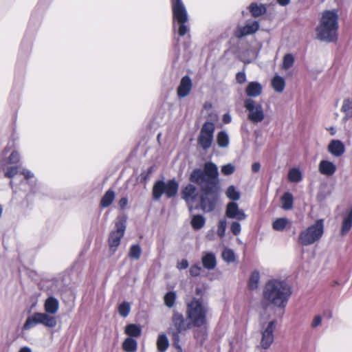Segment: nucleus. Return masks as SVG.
Wrapping results in <instances>:
<instances>
[{
    "instance_id": "nucleus-29",
    "label": "nucleus",
    "mask_w": 352,
    "mask_h": 352,
    "mask_svg": "<svg viewBox=\"0 0 352 352\" xmlns=\"http://www.w3.org/2000/svg\"><path fill=\"white\" fill-rule=\"evenodd\" d=\"M216 140L218 146L221 148L228 147L230 143L228 134L225 131L218 132Z\"/></svg>"
},
{
    "instance_id": "nucleus-19",
    "label": "nucleus",
    "mask_w": 352,
    "mask_h": 352,
    "mask_svg": "<svg viewBox=\"0 0 352 352\" xmlns=\"http://www.w3.org/2000/svg\"><path fill=\"white\" fill-rule=\"evenodd\" d=\"M248 10H249L251 16L254 18L259 17L267 12V6L263 3H258L256 2L251 3L248 7Z\"/></svg>"
},
{
    "instance_id": "nucleus-32",
    "label": "nucleus",
    "mask_w": 352,
    "mask_h": 352,
    "mask_svg": "<svg viewBox=\"0 0 352 352\" xmlns=\"http://www.w3.org/2000/svg\"><path fill=\"white\" fill-rule=\"evenodd\" d=\"M206 223V219L202 214H195L191 219V226L195 230L202 228Z\"/></svg>"
},
{
    "instance_id": "nucleus-23",
    "label": "nucleus",
    "mask_w": 352,
    "mask_h": 352,
    "mask_svg": "<svg viewBox=\"0 0 352 352\" xmlns=\"http://www.w3.org/2000/svg\"><path fill=\"white\" fill-rule=\"evenodd\" d=\"M352 228V206L343 215V220L340 229L341 235L346 234Z\"/></svg>"
},
{
    "instance_id": "nucleus-48",
    "label": "nucleus",
    "mask_w": 352,
    "mask_h": 352,
    "mask_svg": "<svg viewBox=\"0 0 352 352\" xmlns=\"http://www.w3.org/2000/svg\"><path fill=\"white\" fill-rule=\"evenodd\" d=\"M322 316L320 314L315 315L311 322L310 326L312 329H315L321 326L322 323Z\"/></svg>"
},
{
    "instance_id": "nucleus-46",
    "label": "nucleus",
    "mask_w": 352,
    "mask_h": 352,
    "mask_svg": "<svg viewBox=\"0 0 352 352\" xmlns=\"http://www.w3.org/2000/svg\"><path fill=\"white\" fill-rule=\"evenodd\" d=\"M351 118L352 116L344 114V116L341 120L342 124H344V129L348 133H352V123L351 124V122H349L348 125L346 124V122Z\"/></svg>"
},
{
    "instance_id": "nucleus-31",
    "label": "nucleus",
    "mask_w": 352,
    "mask_h": 352,
    "mask_svg": "<svg viewBox=\"0 0 352 352\" xmlns=\"http://www.w3.org/2000/svg\"><path fill=\"white\" fill-rule=\"evenodd\" d=\"M272 86L276 92L281 93L285 87V79L278 75L275 76L272 80Z\"/></svg>"
},
{
    "instance_id": "nucleus-64",
    "label": "nucleus",
    "mask_w": 352,
    "mask_h": 352,
    "mask_svg": "<svg viewBox=\"0 0 352 352\" xmlns=\"http://www.w3.org/2000/svg\"><path fill=\"white\" fill-rule=\"evenodd\" d=\"M2 212H3V208H2L1 205L0 204V217H1V215H2Z\"/></svg>"
},
{
    "instance_id": "nucleus-63",
    "label": "nucleus",
    "mask_w": 352,
    "mask_h": 352,
    "mask_svg": "<svg viewBox=\"0 0 352 352\" xmlns=\"http://www.w3.org/2000/svg\"><path fill=\"white\" fill-rule=\"evenodd\" d=\"M195 292H196V294L197 296H199L201 297L202 296V293H203V291H202V289L201 288H199V287H197L196 289H195Z\"/></svg>"
},
{
    "instance_id": "nucleus-50",
    "label": "nucleus",
    "mask_w": 352,
    "mask_h": 352,
    "mask_svg": "<svg viewBox=\"0 0 352 352\" xmlns=\"http://www.w3.org/2000/svg\"><path fill=\"white\" fill-rule=\"evenodd\" d=\"M235 170V167L232 164H227L221 167V173L224 175H230Z\"/></svg>"
},
{
    "instance_id": "nucleus-38",
    "label": "nucleus",
    "mask_w": 352,
    "mask_h": 352,
    "mask_svg": "<svg viewBox=\"0 0 352 352\" xmlns=\"http://www.w3.org/2000/svg\"><path fill=\"white\" fill-rule=\"evenodd\" d=\"M21 160V155L16 151H13L8 157L5 158L2 160L1 163L3 165L12 164L18 163Z\"/></svg>"
},
{
    "instance_id": "nucleus-7",
    "label": "nucleus",
    "mask_w": 352,
    "mask_h": 352,
    "mask_svg": "<svg viewBox=\"0 0 352 352\" xmlns=\"http://www.w3.org/2000/svg\"><path fill=\"white\" fill-rule=\"evenodd\" d=\"M323 232L324 221L318 219L314 224L300 232L298 241L303 246L312 245L320 240Z\"/></svg>"
},
{
    "instance_id": "nucleus-35",
    "label": "nucleus",
    "mask_w": 352,
    "mask_h": 352,
    "mask_svg": "<svg viewBox=\"0 0 352 352\" xmlns=\"http://www.w3.org/2000/svg\"><path fill=\"white\" fill-rule=\"evenodd\" d=\"M138 342L133 338H127L124 340L122 347L126 352H134L137 349Z\"/></svg>"
},
{
    "instance_id": "nucleus-47",
    "label": "nucleus",
    "mask_w": 352,
    "mask_h": 352,
    "mask_svg": "<svg viewBox=\"0 0 352 352\" xmlns=\"http://www.w3.org/2000/svg\"><path fill=\"white\" fill-rule=\"evenodd\" d=\"M294 63V58L292 54H287L283 57V68L288 69H289Z\"/></svg>"
},
{
    "instance_id": "nucleus-16",
    "label": "nucleus",
    "mask_w": 352,
    "mask_h": 352,
    "mask_svg": "<svg viewBox=\"0 0 352 352\" xmlns=\"http://www.w3.org/2000/svg\"><path fill=\"white\" fill-rule=\"evenodd\" d=\"M192 87V82L190 76L188 75L183 76L177 89L178 98H184L186 97L190 93Z\"/></svg>"
},
{
    "instance_id": "nucleus-5",
    "label": "nucleus",
    "mask_w": 352,
    "mask_h": 352,
    "mask_svg": "<svg viewBox=\"0 0 352 352\" xmlns=\"http://www.w3.org/2000/svg\"><path fill=\"white\" fill-rule=\"evenodd\" d=\"M173 12V27L179 36H184L190 31L188 14L182 0H170Z\"/></svg>"
},
{
    "instance_id": "nucleus-33",
    "label": "nucleus",
    "mask_w": 352,
    "mask_h": 352,
    "mask_svg": "<svg viewBox=\"0 0 352 352\" xmlns=\"http://www.w3.org/2000/svg\"><path fill=\"white\" fill-rule=\"evenodd\" d=\"M282 208L284 210H290L293 208L294 197L291 192H287L281 197Z\"/></svg>"
},
{
    "instance_id": "nucleus-25",
    "label": "nucleus",
    "mask_w": 352,
    "mask_h": 352,
    "mask_svg": "<svg viewBox=\"0 0 352 352\" xmlns=\"http://www.w3.org/2000/svg\"><path fill=\"white\" fill-rule=\"evenodd\" d=\"M21 174L24 176V178L26 180L27 183L30 185V192L32 193H36L37 188L36 179L34 178V173L28 169H23L21 171Z\"/></svg>"
},
{
    "instance_id": "nucleus-30",
    "label": "nucleus",
    "mask_w": 352,
    "mask_h": 352,
    "mask_svg": "<svg viewBox=\"0 0 352 352\" xmlns=\"http://www.w3.org/2000/svg\"><path fill=\"white\" fill-rule=\"evenodd\" d=\"M157 346L159 352H165L169 346V340L164 333L158 336L157 340Z\"/></svg>"
},
{
    "instance_id": "nucleus-10",
    "label": "nucleus",
    "mask_w": 352,
    "mask_h": 352,
    "mask_svg": "<svg viewBox=\"0 0 352 352\" xmlns=\"http://www.w3.org/2000/svg\"><path fill=\"white\" fill-rule=\"evenodd\" d=\"M116 230L110 232L108 243L109 250L112 253H115L120 245L121 239L123 237L126 228V221L125 219H120L115 225Z\"/></svg>"
},
{
    "instance_id": "nucleus-15",
    "label": "nucleus",
    "mask_w": 352,
    "mask_h": 352,
    "mask_svg": "<svg viewBox=\"0 0 352 352\" xmlns=\"http://www.w3.org/2000/svg\"><path fill=\"white\" fill-rule=\"evenodd\" d=\"M226 217L237 221H243L247 218L245 212L239 208L238 204L234 201H230L226 205Z\"/></svg>"
},
{
    "instance_id": "nucleus-21",
    "label": "nucleus",
    "mask_w": 352,
    "mask_h": 352,
    "mask_svg": "<svg viewBox=\"0 0 352 352\" xmlns=\"http://www.w3.org/2000/svg\"><path fill=\"white\" fill-rule=\"evenodd\" d=\"M263 90V87L257 81H252L248 83L245 88V93L248 97L256 98L259 96Z\"/></svg>"
},
{
    "instance_id": "nucleus-18",
    "label": "nucleus",
    "mask_w": 352,
    "mask_h": 352,
    "mask_svg": "<svg viewBox=\"0 0 352 352\" xmlns=\"http://www.w3.org/2000/svg\"><path fill=\"white\" fill-rule=\"evenodd\" d=\"M336 165L333 162L329 160H322L318 164L319 172L322 175L327 177L332 176L336 173Z\"/></svg>"
},
{
    "instance_id": "nucleus-6",
    "label": "nucleus",
    "mask_w": 352,
    "mask_h": 352,
    "mask_svg": "<svg viewBox=\"0 0 352 352\" xmlns=\"http://www.w3.org/2000/svg\"><path fill=\"white\" fill-rule=\"evenodd\" d=\"M192 327L190 321L188 323L186 322L182 314L176 311H173L168 333L171 338L173 345L177 352H183L180 345V334Z\"/></svg>"
},
{
    "instance_id": "nucleus-53",
    "label": "nucleus",
    "mask_w": 352,
    "mask_h": 352,
    "mask_svg": "<svg viewBox=\"0 0 352 352\" xmlns=\"http://www.w3.org/2000/svg\"><path fill=\"white\" fill-rule=\"evenodd\" d=\"M201 270V268L198 264L193 265L190 267L189 273L190 276L196 277L199 276Z\"/></svg>"
},
{
    "instance_id": "nucleus-43",
    "label": "nucleus",
    "mask_w": 352,
    "mask_h": 352,
    "mask_svg": "<svg viewBox=\"0 0 352 352\" xmlns=\"http://www.w3.org/2000/svg\"><path fill=\"white\" fill-rule=\"evenodd\" d=\"M130 311H131V305H130L129 302H128L126 301H124L119 305L118 313L122 317L126 318V316H129Z\"/></svg>"
},
{
    "instance_id": "nucleus-40",
    "label": "nucleus",
    "mask_w": 352,
    "mask_h": 352,
    "mask_svg": "<svg viewBox=\"0 0 352 352\" xmlns=\"http://www.w3.org/2000/svg\"><path fill=\"white\" fill-rule=\"evenodd\" d=\"M226 195L232 201H236L240 199V192L236 190V187L233 185L230 186L226 191Z\"/></svg>"
},
{
    "instance_id": "nucleus-44",
    "label": "nucleus",
    "mask_w": 352,
    "mask_h": 352,
    "mask_svg": "<svg viewBox=\"0 0 352 352\" xmlns=\"http://www.w3.org/2000/svg\"><path fill=\"white\" fill-rule=\"evenodd\" d=\"M222 258L228 263H233L236 259L234 252L232 249H225L222 252Z\"/></svg>"
},
{
    "instance_id": "nucleus-55",
    "label": "nucleus",
    "mask_w": 352,
    "mask_h": 352,
    "mask_svg": "<svg viewBox=\"0 0 352 352\" xmlns=\"http://www.w3.org/2000/svg\"><path fill=\"white\" fill-rule=\"evenodd\" d=\"M236 81L239 84H243L246 81V75L244 72H239L236 75Z\"/></svg>"
},
{
    "instance_id": "nucleus-61",
    "label": "nucleus",
    "mask_w": 352,
    "mask_h": 352,
    "mask_svg": "<svg viewBox=\"0 0 352 352\" xmlns=\"http://www.w3.org/2000/svg\"><path fill=\"white\" fill-rule=\"evenodd\" d=\"M19 352H32V350L28 346H23L19 349Z\"/></svg>"
},
{
    "instance_id": "nucleus-51",
    "label": "nucleus",
    "mask_w": 352,
    "mask_h": 352,
    "mask_svg": "<svg viewBox=\"0 0 352 352\" xmlns=\"http://www.w3.org/2000/svg\"><path fill=\"white\" fill-rule=\"evenodd\" d=\"M19 172V168L16 166L8 167L5 172V176L8 178H13Z\"/></svg>"
},
{
    "instance_id": "nucleus-11",
    "label": "nucleus",
    "mask_w": 352,
    "mask_h": 352,
    "mask_svg": "<svg viewBox=\"0 0 352 352\" xmlns=\"http://www.w3.org/2000/svg\"><path fill=\"white\" fill-rule=\"evenodd\" d=\"M215 126L212 122L207 121L204 123L197 138L198 144L204 150L207 151L212 145Z\"/></svg>"
},
{
    "instance_id": "nucleus-26",
    "label": "nucleus",
    "mask_w": 352,
    "mask_h": 352,
    "mask_svg": "<svg viewBox=\"0 0 352 352\" xmlns=\"http://www.w3.org/2000/svg\"><path fill=\"white\" fill-rule=\"evenodd\" d=\"M125 333L128 335L129 338H137L141 335V327L136 324H129L125 327Z\"/></svg>"
},
{
    "instance_id": "nucleus-27",
    "label": "nucleus",
    "mask_w": 352,
    "mask_h": 352,
    "mask_svg": "<svg viewBox=\"0 0 352 352\" xmlns=\"http://www.w3.org/2000/svg\"><path fill=\"white\" fill-rule=\"evenodd\" d=\"M37 324H39L38 312H35L28 316L22 329L23 330L28 331L36 327Z\"/></svg>"
},
{
    "instance_id": "nucleus-62",
    "label": "nucleus",
    "mask_w": 352,
    "mask_h": 352,
    "mask_svg": "<svg viewBox=\"0 0 352 352\" xmlns=\"http://www.w3.org/2000/svg\"><path fill=\"white\" fill-rule=\"evenodd\" d=\"M331 135H334L336 133V129L333 126H330L327 129Z\"/></svg>"
},
{
    "instance_id": "nucleus-12",
    "label": "nucleus",
    "mask_w": 352,
    "mask_h": 352,
    "mask_svg": "<svg viewBox=\"0 0 352 352\" xmlns=\"http://www.w3.org/2000/svg\"><path fill=\"white\" fill-rule=\"evenodd\" d=\"M276 320H272L270 321L267 326L263 328L261 332L262 337L261 340V346L264 349L270 348L274 340V331L276 327Z\"/></svg>"
},
{
    "instance_id": "nucleus-3",
    "label": "nucleus",
    "mask_w": 352,
    "mask_h": 352,
    "mask_svg": "<svg viewBox=\"0 0 352 352\" xmlns=\"http://www.w3.org/2000/svg\"><path fill=\"white\" fill-rule=\"evenodd\" d=\"M338 19L336 10L324 11L316 28V38L327 43L336 42L338 40Z\"/></svg>"
},
{
    "instance_id": "nucleus-2",
    "label": "nucleus",
    "mask_w": 352,
    "mask_h": 352,
    "mask_svg": "<svg viewBox=\"0 0 352 352\" xmlns=\"http://www.w3.org/2000/svg\"><path fill=\"white\" fill-rule=\"evenodd\" d=\"M292 294V288L285 280L270 279L263 289L261 307L264 309L272 307L285 310Z\"/></svg>"
},
{
    "instance_id": "nucleus-45",
    "label": "nucleus",
    "mask_w": 352,
    "mask_h": 352,
    "mask_svg": "<svg viewBox=\"0 0 352 352\" xmlns=\"http://www.w3.org/2000/svg\"><path fill=\"white\" fill-rule=\"evenodd\" d=\"M227 228V221L225 219H220L218 223L217 235L221 238H223Z\"/></svg>"
},
{
    "instance_id": "nucleus-39",
    "label": "nucleus",
    "mask_w": 352,
    "mask_h": 352,
    "mask_svg": "<svg viewBox=\"0 0 352 352\" xmlns=\"http://www.w3.org/2000/svg\"><path fill=\"white\" fill-rule=\"evenodd\" d=\"M177 298L176 292L170 291L167 292L164 297V304L166 307L171 308L174 306Z\"/></svg>"
},
{
    "instance_id": "nucleus-52",
    "label": "nucleus",
    "mask_w": 352,
    "mask_h": 352,
    "mask_svg": "<svg viewBox=\"0 0 352 352\" xmlns=\"http://www.w3.org/2000/svg\"><path fill=\"white\" fill-rule=\"evenodd\" d=\"M153 171V167L150 166L146 170H144L140 174V179L142 182H146L149 179L150 175L152 174Z\"/></svg>"
},
{
    "instance_id": "nucleus-60",
    "label": "nucleus",
    "mask_w": 352,
    "mask_h": 352,
    "mask_svg": "<svg viewBox=\"0 0 352 352\" xmlns=\"http://www.w3.org/2000/svg\"><path fill=\"white\" fill-rule=\"evenodd\" d=\"M291 0H276L277 3L281 6H286L290 3Z\"/></svg>"
},
{
    "instance_id": "nucleus-20",
    "label": "nucleus",
    "mask_w": 352,
    "mask_h": 352,
    "mask_svg": "<svg viewBox=\"0 0 352 352\" xmlns=\"http://www.w3.org/2000/svg\"><path fill=\"white\" fill-rule=\"evenodd\" d=\"M38 322L39 324H43V326L48 328H54L57 324V321L55 317L50 315L46 312L41 313L38 312Z\"/></svg>"
},
{
    "instance_id": "nucleus-24",
    "label": "nucleus",
    "mask_w": 352,
    "mask_h": 352,
    "mask_svg": "<svg viewBox=\"0 0 352 352\" xmlns=\"http://www.w3.org/2000/svg\"><path fill=\"white\" fill-rule=\"evenodd\" d=\"M202 265L204 268L211 270L215 268L217 265L216 256L212 252H206L202 256Z\"/></svg>"
},
{
    "instance_id": "nucleus-59",
    "label": "nucleus",
    "mask_w": 352,
    "mask_h": 352,
    "mask_svg": "<svg viewBox=\"0 0 352 352\" xmlns=\"http://www.w3.org/2000/svg\"><path fill=\"white\" fill-rule=\"evenodd\" d=\"M261 168V164L259 162H254L252 165V170L254 173H257Z\"/></svg>"
},
{
    "instance_id": "nucleus-36",
    "label": "nucleus",
    "mask_w": 352,
    "mask_h": 352,
    "mask_svg": "<svg viewBox=\"0 0 352 352\" xmlns=\"http://www.w3.org/2000/svg\"><path fill=\"white\" fill-rule=\"evenodd\" d=\"M142 254V248L139 244H133L131 245L129 252V257L133 260H138Z\"/></svg>"
},
{
    "instance_id": "nucleus-22",
    "label": "nucleus",
    "mask_w": 352,
    "mask_h": 352,
    "mask_svg": "<svg viewBox=\"0 0 352 352\" xmlns=\"http://www.w3.org/2000/svg\"><path fill=\"white\" fill-rule=\"evenodd\" d=\"M59 308V302L55 297L50 296L45 301V311L51 315L57 313Z\"/></svg>"
},
{
    "instance_id": "nucleus-58",
    "label": "nucleus",
    "mask_w": 352,
    "mask_h": 352,
    "mask_svg": "<svg viewBox=\"0 0 352 352\" xmlns=\"http://www.w3.org/2000/svg\"><path fill=\"white\" fill-rule=\"evenodd\" d=\"M222 121L224 124H229L232 121V117L231 116L227 113H225L223 116V118H222Z\"/></svg>"
},
{
    "instance_id": "nucleus-42",
    "label": "nucleus",
    "mask_w": 352,
    "mask_h": 352,
    "mask_svg": "<svg viewBox=\"0 0 352 352\" xmlns=\"http://www.w3.org/2000/svg\"><path fill=\"white\" fill-rule=\"evenodd\" d=\"M340 111L344 114L352 116V98H348L344 99Z\"/></svg>"
},
{
    "instance_id": "nucleus-41",
    "label": "nucleus",
    "mask_w": 352,
    "mask_h": 352,
    "mask_svg": "<svg viewBox=\"0 0 352 352\" xmlns=\"http://www.w3.org/2000/svg\"><path fill=\"white\" fill-rule=\"evenodd\" d=\"M288 223L289 221L287 218H278L273 222L272 228L276 231H283Z\"/></svg>"
},
{
    "instance_id": "nucleus-8",
    "label": "nucleus",
    "mask_w": 352,
    "mask_h": 352,
    "mask_svg": "<svg viewBox=\"0 0 352 352\" xmlns=\"http://www.w3.org/2000/svg\"><path fill=\"white\" fill-rule=\"evenodd\" d=\"M178 190L179 183L174 178L166 182L157 180L153 184V199L158 201L163 194H165L167 198H173L177 194Z\"/></svg>"
},
{
    "instance_id": "nucleus-9",
    "label": "nucleus",
    "mask_w": 352,
    "mask_h": 352,
    "mask_svg": "<svg viewBox=\"0 0 352 352\" xmlns=\"http://www.w3.org/2000/svg\"><path fill=\"white\" fill-rule=\"evenodd\" d=\"M244 107L248 111V119L253 124L261 122L265 119V113L262 104L252 99L244 100Z\"/></svg>"
},
{
    "instance_id": "nucleus-49",
    "label": "nucleus",
    "mask_w": 352,
    "mask_h": 352,
    "mask_svg": "<svg viewBox=\"0 0 352 352\" xmlns=\"http://www.w3.org/2000/svg\"><path fill=\"white\" fill-rule=\"evenodd\" d=\"M239 221H232L230 226V231L234 236H238L241 232V226Z\"/></svg>"
},
{
    "instance_id": "nucleus-14",
    "label": "nucleus",
    "mask_w": 352,
    "mask_h": 352,
    "mask_svg": "<svg viewBox=\"0 0 352 352\" xmlns=\"http://www.w3.org/2000/svg\"><path fill=\"white\" fill-rule=\"evenodd\" d=\"M181 195L188 206L189 210H192V204L198 197L197 187L192 184H188L182 188Z\"/></svg>"
},
{
    "instance_id": "nucleus-4",
    "label": "nucleus",
    "mask_w": 352,
    "mask_h": 352,
    "mask_svg": "<svg viewBox=\"0 0 352 352\" xmlns=\"http://www.w3.org/2000/svg\"><path fill=\"white\" fill-rule=\"evenodd\" d=\"M208 307L201 298H192L186 302V318L192 327H201L207 324Z\"/></svg>"
},
{
    "instance_id": "nucleus-28",
    "label": "nucleus",
    "mask_w": 352,
    "mask_h": 352,
    "mask_svg": "<svg viewBox=\"0 0 352 352\" xmlns=\"http://www.w3.org/2000/svg\"><path fill=\"white\" fill-rule=\"evenodd\" d=\"M115 196L114 191L111 189H109L101 198L100 206L102 208L109 207L113 203Z\"/></svg>"
},
{
    "instance_id": "nucleus-13",
    "label": "nucleus",
    "mask_w": 352,
    "mask_h": 352,
    "mask_svg": "<svg viewBox=\"0 0 352 352\" xmlns=\"http://www.w3.org/2000/svg\"><path fill=\"white\" fill-rule=\"evenodd\" d=\"M260 24L258 21L247 23L245 25H238L234 31V36L237 38L255 34L259 29Z\"/></svg>"
},
{
    "instance_id": "nucleus-57",
    "label": "nucleus",
    "mask_w": 352,
    "mask_h": 352,
    "mask_svg": "<svg viewBox=\"0 0 352 352\" xmlns=\"http://www.w3.org/2000/svg\"><path fill=\"white\" fill-rule=\"evenodd\" d=\"M128 204V199L126 197H122L119 202L118 206L120 209L123 210Z\"/></svg>"
},
{
    "instance_id": "nucleus-1",
    "label": "nucleus",
    "mask_w": 352,
    "mask_h": 352,
    "mask_svg": "<svg viewBox=\"0 0 352 352\" xmlns=\"http://www.w3.org/2000/svg\"><path fill=\"white\" fill-rule=\"evenodd\" d=\"M217 166L207 162L204 168L193 169L189 176V181L199 186V204L195 209L204 212H211L216 208L221 197V184Z\"/></svg>"
},
{
    "instance_id": "nucleus-56",
    "label": "nucleus",
    "mask_w": 352,
    "mask_h": 352,
    "mask_svg": "<svg viewBox=\"0 0 352 352\" xmlns=\"http://www.w3.org/2000/svg\"><path fill=\"white\" fill-rule=\"evenodd\" d=\"M188 267V261L186 259H182L177 263V268L179 270H185Z\"/></svg>"
},
{
    "instance_id": "nucleus-34",
    "label": "nucleus",
    "mask_w": 352,
    "mask_h": 352,
    "mask_svg": "<svg viewBox=\"0 0 352 352\" xmlns=\"http://www.w3.org/2000/svg\"><path fill=\"white\" fill-rule=\"evenodd\" d=\"M259 280H260L259 272L257 270H254L251 273L250 276L248 280V287L252 290H254V289H257Z\"/></svg>"
},
{
    "instance_id": "nucleus-54",
    "label": "nucleus",
    "mask_w": 352,
    "mask_h": 352,
    "mask_svg": "<svg viewBox=\"0 0 352 352\" xmlns=\"http://www.w3.org/2000/svg\"><path fill=\"white\" fill-rule=\"evenodd\" d=\"M195 338L197 340H199L200 343L202 344L207 338L206 332L202 330L197 331L195 333Z\"/></svg>"
},
{
    "instance_id": "nucleus-17",
    "label": "nucleus",
    "mask_w": 352,
    "mask_h": 352,
    "mask_svg": "<svg viewBox=\"0 0 352 352\" xmlns=\"http://www.w3.org/2000/svg\"><path fill=\"white\" fill-rule=\"evenodd\" d=\"M327 150L332 155L338 157L344 154L345 146L341 140H332L328 145Z\"/></svg>"
},
{
    "instance_id": "nucleus-37",
    "label": "nucleus",
    "mask_w": 352,
    "mask_h": 352,
    "mask_svg": "<svg viewBox=\"0 0 352 352\" xmlns=\"http://www.w3.org/2000/svg\"><path fill=\"white\" fill-rule=\"evenodd\" d=\"M288 179L292 182H299L302 180V173L297 168H292L289 170Z\"/></svg>"
}]
</instances>
